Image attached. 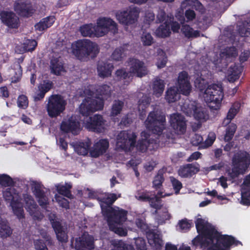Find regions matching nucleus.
<instances>
[{"label": "nucleus", "instance_id": "f257e3e1", "mask_svg": "<svg viewBox=\"0 0 250 250\" xmlns=\"http://www.w3.org/2000/svg\"><path fill=\"white\" fill-rule=\"evenodd\" d=\"M94 89L93 85H89L81 93L82 97H85L81 104L80 112L84 116L83 125L87 129L97 132L103 131L105 127V122L102 116L96 114L92 117H88L90 114L103 109L104 100L107 99L110 94V88L107 85L100 86L94 94L92 90Z\"/></svg>", "mask_w": 250, "mask_h": 250}, {"label": "nucleus", "instance_id": "f03ea898", "mask_svg": "<svg viewBox=\"0 0 250 250\" xmlns=\"http://www.w3.org/2000/svg\"><path fill=\"white\" fill-rule=\"evenodd\" d=\"M88 194L90 198H96L100 202L102 212L106 218L110 229L120 236L126 235L127 229L123 224L126 221L127 211L117 207H111L120 194L98 193L93 191H89Z\"/></svg>", "mask_w": 250, "mask_h": 250}, {"label": "nucleus", "instance_id": "7ed1b4c3", "mask_svg": "<svg viewBox=\"0 0 250 250\" xmlns=\"http://www.w3.org/2000/svg\"><path fill=\"white\" fill-rule=\"evenodd\" d=\"M195 225L199 235L192 240L194 246L208 248L207 250H229L230 246L240 243L230 236L220 235L205 220L198 218Z\"/></svg>", "mask_w": 250, "mask_h": 250}, {"label": "nucleus", "instance_id": "20e7f679", "mask_svg": "<svg viewBox=\"0 0 250 250\" xmlns=\"http://www.w3.org/2000/svg\"><path fill=\"white\" fill-rule=\"evenodd\" d=\"M5 200L10 203L14 214L19 219L24 216L23 207L34 219H41L42 215L31 195L27 193H20L14 187L6 188L3 191Z\"/></svg>", "mask_w": 250, "mask_h": 250}, {"label": "nucleus", "instance_id": "39448f33", "mask_svg": "<svg viewBox=\"0 0 250 250\" xmlns=\"http://www.w3.org/2000/svg\"><path fill=\"white\" fill-rule=\"evenodd\" d=\"M146 131L141 133V139L138 141L136 146V149L142 152H145L147 149H154L157 147V141L152 140L150 141L148 137L150 135L147 131H151L152 139L155 135L160 136L163 130L165 128L166 118L165 115L160 112H151L145 122Z\"/></svg>", "mask_w": 250, "mask_h": 250}, {"label": "nucleus", "instance_id": "423d86ee", "mask_svg": "<svg viewBox=\"0 0 250 250\" xmlns=\"http://www.w3.org/2000/svg\"><path fill=\"white\" fill-rule=\"evenodd\" d=\"M206 74L205 70L201 72V76L196 78L195 86L199 90V96L212 110L220 109L224 93L222 85L219 84L208 85L207 81L202 76Z\"/></svg>", "mask_w": 250, "mask_h": 250}, {"label": "nucleus", "instance_id": "0eeeda50", "mask_svg": "<svg viewBox=\"0 0 250 250\" xmlns=\"http://www.w3.org/2000/svg\"><path fill=\"white\" fill-rule=\"evenodd\" d=\"M70 52L79 60L85 61L98 54V45L88 39L79 40L71 44Z\"/></svg>", "mask_w": 250, "mask_h": 250}, {"label": "nucleus", "instance_id": "6e6552de", "mask_svg": "<svg viewBox=\"0 0 250 250\" xmlns=\"http://www.w3.org/2000/svg\"><path fill=\"white\" fill-rule=\"evenodd\" d=\"M232 168L226 169V173L231 178L244 174L250 164V156L246 152L239 151L232 160Z\"/></svg>", "mask_w": 250, "mask_h": 250}, {"label": "nucleus", "instance_id": "1a4fd4ad", "mask_svg": "<svg viewBox=\"0 0 250 250\" xmlns=\"http://www.w3.org/2000/svg\"><path fill=\"white\" fill-rule=\"evenodd\" d=\"M129 73H127L124 69H119L116 72V79L120 81L126 80V82L128 83L130 80V77L136 76L142 77L147 74V71L143 62L135 59L130 61Z\"/></svg>", "mask_w": 250, "mask_h": 250}, {"label": "nucleus", "instance_id": "9d476101", "mask_svg": "<svg viewBox=\"0 0 250 250\" xmlns=\"http://www.w3.org/2000/svg\"><path fill=\"white\" fill-rule=\"evenodd\" d=\"M140 13V8L134 6H130L114 11V15L120 23L129 25L134 24L137 21Z\"/></svg>", "mask_w": 250, "mask_h": 250}, {"label": "nucleus", "instance_id": "9b49d317", "mask_svg": "<svg viewBox=\"0 0 250 250\" xmlns=\"http://www.w3.org/2000/svg\"><path fill=\"white\" fill-rule=\"evenodd\" d=\"M117 31L118 24L111 18L102 17L97 20L95 26V37H103L109 32L115 34Z\"/></svg>", "mask_w": 250, "mask_h": 250}, {"label": "nucleus", "instance_id": "f8f14e48", "mask_svg": "<svg viewBox=\"0 0 250 250\" xmlns=\"http://www.w3.org/2000/svg\"><path fill=\"white\" fill-rule=\"evenodd\" d=\"M181 110L188 116H193L200 122L205 121L208 118L206 110L195 101H186L181 106Z\"/></svg>", "mask_w": 250, "mask_h": 250}, {"label": "nucleus", "instance_id": "ddd939ff", "mask_svg": "<svg viewBox=\"0 0 250 250\" xmlns=\"http://www.w3.org/2000/svg\"><path fill=\"white\" fill-rule=\"evenodd\" d=\"M136 138V134L131 131H121L117 137V148L125 152L133 150L135 147Z\"/></svg>", "mask_w": 250, "mask_h": 250}, {"label": "nucleus", "instance_id": "4468645a", "mask_svg": "<svg viewBox=\"0 0 250 250\" xmlns=\"http://www.w3.org/2000/svg\"><path fill=\"white\" fill-rule=\"evenodd\" d=\"M66 102L59 95H53L49 99L47 104V111L51 117H56L62 113L65 109Z\"/></svg>", "mask_w": 250, "mask_h": 250}, {"label": "nucleus", "instance_id": "2eb2a0df", "mask_svg": "<svg viewBox=\"0 0 250 250\" xmlns=\"http://www.w3.org/2000/svg\"><path fill=\"white\" fill-rule=\"evenodd\" d=\"M171 194V193L163 194V192L162 191H159L158 192L156 195L151 197L149 192L138 191L136 193L135 197L137 200L140 201H148L150 205L152 208L158 209L161 206V200L160 199V198L168 196Z\"/></svg>", "mask_w": 250, "mask_h": 250}, {"label": "nucleus", "instance_id": "dca6fc26", "mask_svg": "<svg viewBox=\"0 0 250 250\" xmlns=\"http://www.w3.org/2000/svg\"><path fill=\"white\" fill-rule=\"evenodd\" d=\"M61 129L65 133L78 134L81 129L79 117L74 115L64 119L61 125Z\"/></svg>", "mask_w": 250, "mask_h": 250}, {"label": "nucleus", "instance_id": "f3484780", "mask_svg": "<svg viewBox=\"0 0 250 250\" xmlns=\"http://www.w3.org/2000/svg\"><path fill=\"white\" fill-rule=\"evenodd\" d=\"M237 55L236 49L234 47H227L222 50L220 54V58L217 60H212L211 61L219 67L227 65L228 62L231 61Z\"/></svg>", "mask_w": 250, "mask_h": 250}, {"label": "nucleus", "instance_id": "a211bd4d", "mask_svg": "<svg viewBox=\"0 0 250 250\" xmlns=\"http://www.w3.org/2000/svg\"><path fill=\"white\" fill-rule=\"evenodd\" d=\"M169 122L175 133L183 134L186 129L185 118L179 113H174L170 116Z\"/></svg>", "mask_w": 250, "mask_h": 250}, {"label": "nucleus", "instance_id": "6ab92c4d", "mask_svg": "<svg viewBox=\"0 0 250 250\" xmlns=\"http://www.w3.org/2000/svg\"><path fill=\"white\" fill-rule=\"evenodd\" d=\"M29 186L31 187V190L38 200L41 206L43 207L48 203V198L42 190V186L40 182L30 181L29 182Z\"/></svg>", "mask_w": 250, "mask_h": 250}, {"label": "nucleus", "instance_id": "aec40b11", "mask_svg": "<svg viewBox=\"0 0 250 250\" xmlns=\"http://www.w3.org/2000/svg\"><path fill=\"white\" fill-rule=\"evenodd\" d=\"M189 77L186 71H182L179 74L177 79V85L180 92L185 95H188L191 90Z\"/></svg>", "mask_w": 250, "mask_h": 250}, {"label": "nucleus", "instance_id": "412c9836", "mask_svg": "<svg viewBox=\"0 0 250 250\" xmlns=\"http://www.w3.org/2000/svg\"><path fill=\"white\" fill-rule=\"evenodd\" d=\"M14 10L22 16H31L35 11V7L29 1L18 0L14 4Z\"/></svg>", "mask_w": 250, "mask_h": 250}, {"label": "nucleus", "instance_id": "4be33fe9", "mask_svg": "<svg viewBox=\"0 0 250 250\" xmlns=\"http://www.w3.org/2000/svg\"><path fill=\"white\" fill-rule=\"evenodd\" d=\"M0 19L3 23L9 28H16L19 26V18L11 11H0Z\"/></svg>", "mask_w": 250, "mask_h": 250}, {"label": "nucleus", "instance_id": "5701e85b", "mask_svg": "<svg viewBox=\"0 0 250 250\" xmlns=\"http://www.w3.org/2000/svg\"><path fill=\"white\" fill-rule=\"evenodd\" d=\"M93 241V237L84 232L76 240L75 248L77 250H91L94 248Z\"/></svg>", "mask_w": 250, "mask_h": 250}, {"label": "nucleus", "instance_id": "b1692460", "mask_svg": "<svg viewBox=\"0 0 250 250\" xmlns=\"http://www.w3.org/2000/svg\"><path fill=\"white\" fill-rule=\"evenodd\" d=\"M108 147L109 142L106 139L100 140L89 149L90 155L92 157H98L104 153Z\"/></svg>", "mask_w": 250, "mask_h": 250}, {"label": "nucleus", "instance_id": "393cba45", "mask_svg": "<svg viewBox=\"0 0 250 250\" xmlns=\"http://www.w3.org/2000/svg\"><path fill=\"white\" fill-rule=\"evenodd\" d=\"M178 20L182 24L181 28V33L187 38L193 39L198 37L200 36L199 31L195 30L189 25L185 23V19L182 17L181 18H177Z\"/></svg>", "mask_w": 250, "mask_h": 250}, {"label": "nucleus", "instance_id": "a878e982", "mask_svg": "<svg viewBox=\"0 0 250 250\" xmlns=\"http://www.w3.org/2000/svg\"><path fill=\"white\" fill-rule=\"evenodd\" d=\"M241 203L244 205H250V174L248 176L241 188Z\"/></svg>", "mask_w": 250, "mask_h": 250}, {"label": "nucleus", "instance_id": "bb28decb", "mask_svg": "<svg viewBox=\"0 0 250 250\" xmlns=\"http://www.w3.org/2000/svg\"><path fill=\"white\" fill-rule=\"evenodd\" d=\"M6 75L9 77L12 83H17L21 78L22 70L19 62L15 63L9 68L6 72Z\"/></svg>", "mask_w": 250, "mask_h": 250}, {"label": "nucleus", "instance_id": "cd10ccee", "mask_svg": "<svg viewBox=\"0 0 250 250\" xmlns=\"http://www.w3.org/2000/svg\"><path fill=\"white\" fill-rule=\"evenodd\" d=\"M50 220L58 240L62 242H66L67 240V235L64 229L61 226L60 222L55 219H50Z\"/></svg>", "mask_w": 250, "mask_h": 250}, {"label": "nucleus", "instance_id": "c85d7f7f", "mask_svg": "<svg viewBox=\"0 0 250 250\" xmlns=\"http://www.w3.org/2000/svg\"><path fill=\"white\" fill-rule=\"evenodd\" d=\"M148 242L156 250H159L163 244L161 236L159 233L154 232H149L146 234Z\"/></svg>", "mask_w": 250, "mask_h": 250}, {"label": "nucleus", "instance_id": "c756f323", "mask_svg": "<svg viewBox=\"0 0 250 250\" xmlns=\"http://www.w3.org/2000/svg\"><path fill=\"white\" fill-rule=\"evenodd\" d=\"M55 20V17L53 16L43 18L35 25V30L37 31L42 32L50 27L53 24Z\"/></svg>", "mask_w": 250, "mask_h": 250}, {"label": "nucleus", "instance_id": "7c9ffc66", "mask_svg": "<svg viewBox=\"0 0 250 250\" xmlns=\"http://www.w3.org/2000/svg\"><path fill=\"white\" fill-rule=\"evenodd\" d=\"M71 145L78 154L85 156L88 153L90 142L89 140H87L84 142L73 143Z\"/></svg>", "mask_w": 250, "mask_h": 250}, {"label": "nucleus", "instance_id": "2f4dec72", "mask_svg": "<svg viewBox=\"0 0 250 250\" xmlns=\"http://www.w3.org/2000/svg\"><path fill=\"white\" fill-rule=\"evenodd\" d=\"M113 68V64L109 62H100L97 67L98 75L102 78L110 76Z\"/></svg>", "mask_w": 250, "mask_h": 250}, {"label": "nucleus", "instance_id": "473e14b6", "mask_svg": "<svg viewBox=\"0 0 250 250\" xmlns=\"http://www.w3.org/2000/svg\"><path fill=\"white\" fill-rule=\"evenodd\" d=\"M50 69L51 72L56 75H62L65 72L63 63L60 58H54L51 59Z\"/></svg>", "mask_w": 250, "mask_h": 250}, {"label": "nucleus", "instance_id": "72a5a7b5", "mask_svg": "<svg viewBox=\"0 0 250 250\" xmlns=\"http://www.w3.org/2000/svg\"><path fill=\"white\" fill-rule=\"evenodd\" d=\"M242 71V67L239 65H234L230 66L227 72V78L229 82H233L240 77Z\"/></svg>", "mask_w": 250, "mask_h": 250}, {"label": "nucleus", "instance_id": "f704fd0d", "mask_svg": "<svg viewBox=\"0 0 250 250\" xmlns=\"http://www.w3.org/2000/svg\"><path fill=\"white\" fill-rule=\"evenodd\" d=\"M198 171L199 169L198 167L192 164H188L181 167L178 170V174L181 177H187L191 176Z\"/></svg>", "mask_w": 250, "mask_h": 250}, {"label": "nucleus", "instance_id": "c9c22d12", "mask_svg": "<svg viewBox=\"0 0 250 250\" xmlns=\"http://www.w3.org/2000/svg\"><path fill=\"white\" fill-rule=\"evenodd\" d=\"M165 83L164 81L159 79H156L152 84L153 94L157 97H160L165 89Z\"/></svg>", "mask_w": 250, "mask_h": 250}, {"label": "nucleus", "instance_id": "e433bc0d", "mask_svg": "<svg viewBox=\"0 0 250 250\" xmlns=\"http://www.w3.org/2000/svg\"><path fill=\"white\" fill-rule=\"evenodd\" d=\"M181 7L185 9L188 7L194 8L201 13L204 12V7L198 0H184L181 3Z\"/></svg>", "mask_w": 250, "mask_h": 250}, {"label": "nucleus", "instance_id": "4c0bfd02", "mask_svg": "<svg viewBox=\"0 0 250 250\" xmlns=\"http://www.w3.org/2000/svg\"><path fill=\"white\" fill-rule=\"evenodd\" d=\"M180 93L177 87L173 86L167 89L165 98L168 103L175 102L180 98Z\"/></svg>", "mask_w": 250, "mask_h": 250}, {"label": "nucleus", "instance_id": "58836bf2", "mask_svg": "<svg viewBox=\"0 0 250 250\" xmlns=\"http://www.w3.org/2000/svg\"><path fill=\"white\" fill-rule=\"evenodd\" d=\"M170 23H163L157 28L155 32L156 36L160 38H166L170 36L171 30Z\"/></svg>", "mask_w": 250, "mask_h": 250}, {"label": "nucleus", "instance_id": "ea45409f", "mask_svg": "<svg viewBox=\"0 0 250 250\" xmlns=\"http://www.w3.org/2000/svg\"><path fill=\"white\" fill-rule=\"evenodd\" d=\"M129 48H130L129 45L126 44L120 48H116L111 55V59L116 61H121Z\"/></svg>", "mask_w": 250, "mask_h": 250}, {"label": "nucleus", "instance_id": "a19ab883", "mask_svg": "<svg viewBox=\"0 0 250 250\" xmlns=\"http://www.w3.org/2000/svg\"><path fill=\"white\" fill-rule=\"evenodd\" d=\"M173 19V15L170 13H166L165 11L160 9L156 15V21L157 22L170 23Z\"/></svg>", "mask_w": 250, "mask_h": 250}, {"label": "nucleus", "instance_id": "79ce46f5", "mask_svg": "<svg viewBox=\"0 0 250 250\" xmlns=\"http://www.w3.org/2000/svg\"><path fill=\"white\" fill-rule=\"evenodd\" d=\"M52 87V83L49 81L43 82V83H41L39 86L40 93L35 97V100H40L43 98L45 93L48 91Z\"/></svg>", "mask_w": 250, "mask_h": 250}, {"label": "nucleus", "instance_id": "37998d69", "mask_svg": "<svg viewBox=\"0 0 250 250\" xmlns=\"http://www.w3.org/2000/svg\"><path fill=\"white\" fill-rule=\"evenodd\" d=\"M58 192L67 198H70L72 195L69 189L71 188V185L70 183H65L64 185L59 184L55 186Z\"/></svg>", "mask_w": 250, "mask_h": 250}, {"label": "nucleus", "instance_id": "c03bdc74", "mask_svg": "<svg viewBox=\"0 0 250 250\" xmlns=\"http://www.w3.org/2000/svg\"><path fill=\"white\" fill-rule=\"evenodd\" d=\"M239 107L240 105L238 103L232 106L228 112L227 118L224 119L223 122V125H227L234 118L239 111Z\"/></svg>", "mask_w": 250, "mask_h": 250}, {"label": "nucleus", "instance_id": "a18cd8bd", "mask_svg": "<svg viewBox=\"0 0 250 250\" xmlns=\"http://www.w3.org/2000/svg\"><path fill=\"white\" fill-rule=\"evenodd\" d=\"M80 32L84 37H93L95 36V26L92 24L83 25L80 28Z\"/></svg>", "mask_w": 250, "mask_h": 250}, {"label": "nucleus", "instance_id": "49530a36", "mask_svg": "<svg viewBox=\"0 0 250 250\" xmlns=\"http://www.w3.org/2000/svg\"><path fill=\"white\" fill-rule=\"evenodd\" d=\"M150 103V99L146 95L143 96L142 98L139 101L138 109L140 112L141 118L145 115V110L148 106Z\"/></svg>", "mask_w": 250, "mask_h": 250}, {"label": "nucleus", "instance_id": "de8ad7c7", "mask_svg": "<svg viewBox=\"0 0 250 250\" xmlns=\"http://www.w3.org/2000/svg\"><path fill=\"white\" fill-rule=\"evenodd\" d=\"M12 233V230L5 220H2L0 217V235L1 237L5 238L9 236Z\"/></svg>", "mask_w": 250, "mask_h": 250}, {"label": "nucleus", "instance_id": "09e8293b", "mask_svg": "<svg viewBox=\"0 0 250 250\" xmlns=\"http://www.w3.org/2000/svg\"><path fill=\"white\" fill-rule=\"evenodd\" d=\"M22 45L23 48L19 50L20 53L25 51H33L37 45V42L34 40H26Z\"/></svg>", "mask_w": 250, "mask_h": 250}, {"label": "nucleus", "instance_id": "8fccbe9b", "mask_svg": "<svg viewBox=\"0 0 250 250\" xmlns=\"http://www.w3.org/2000/svg\"><path fill=\"white\" fill-rule=\"evenodd\" d=\"M111 242L114 247V249L111 250H134L131 245H127L122 241L112 240Z\"/></svg>", "mask_w": 250, "mask_h": 250}, {"label": "nucleus", "instance_id": "3c124183", "mask_svg": "<svg viewBox=\"0 0 250 250\" xmlns=\"http://www.w3.org/2000/svg\"><path fill=\"white\" fill-rule=\"evenodd\" d=\"M158 58L156 65L158 68H163L165 66L167 59L165 53L161 49L157 50Z\"/></svg>", "mask_w": 250, "mask_h": 250}, {"label": "nucleus", "instance_id": "603ef678", "mask_svg": "<svg viewBox=\"0 0 250 250\" xmlns=\"http://www.w3.org/2000/svg\"><path fill=\"white\" fill-rule=\"evenodd\" d=\"M162 205L159 208L156 209L155 213L160 215L161 219H159V223H163L165 220H168L170 218V215L168 212L167 209L166 208H161Z\"/></svg>", "mask_w": 250, "mask_h": 250}, {"label": "nucleus", "instance_id": "864d4df0", "mask_svg": "<svg viewBox=\"0 0 250 250\" xmlns=\"http://www.w3.org/2000/svg\"><path fill=\"white\" fill-rule=\"evenodd\" d=\"M125 225L128 229L135 230V227L136 226L140 229H144L146 226L144 221L140 219H137L136 220L135 224H133L130 221H127L125 223Z\"/></svg>", "mask_w": 250, "mask_h": 250}, {"label": "nucleus", "instance_id": "5fc2aeb1", "mask_svg": "<svg viewBox=\"0 0 250 250\" xmlns=\"http://www.w3.org/2000/svg\"><path fill=\"white\" fill-rule=\"evenodd\" d=\"M123 105L124 103L123 102L120 101H114L111 111V116L114 117L119 114L122 109Z\"/></svg>", "mask_w": 250, "mask_h": 250}, {"label": "nucleus", "instance_id": "6e6d98bb", "mask_svg": "<svg viewBox=\"0 0 250 250\" xmlns=\"http://www.w3.org/2000/svg\"><path fill=\"white\" fill-rule=\"evenodd\" d=\"M216 139V135L214 132H210L209 133L208 138L205 140V141L200 146V147L202 148H206L210 146H211Z\"/></svg>", "mask_w": 250, "mask_h": 250}, {"label": "nucleus", "instance_id": "4d7b16f0", "mask_svg": "<svg viewBox=\"0 0 250 250\" xmlns=\"http://www.w3.org/2000/svg\"><path fill=\"white\" fill-rule=\"evenodd\" d=\"M236 128L237 127L236 125L234 124H231L229 126L227 129L226 133L224 136V140L225 141H229L232 138Z\"/></svg>", "mask_w": 250, "mask_h": 250}, {"label": "nucleus", "instance_id": "13d9d810", "mask_svg": "<svg viewBox=\"0 0 250 250\" xmlns=\"http://www.w3.org/2000/svg\"><path fill=\"white\" fill-rule=\"evenodd\" d=\"M141 42L144 45L149 46L153 42V39L149 33L143 32L141 36Z\"/></svg>", "mask_w": 250, "mask_h": 250}, {"label": "nucleus", "instance_id": "bf43d9fd", "mask_svg": "<svg viewBox=\"0 0 250 250\" xmlns=\"http://www.w3.org/2000/svg\"><path fill=\"white\" fill-rule=\"evenodd\" d=\"M18 106L22 109H25L28 105V100L27 97L24 95H20L17 100Z\"/></svg>", "mask_w": 250, "mask_h": 250}, {"label": "nucleus", "instance_id": "052dcab7", "mask_svg": "<svg viewBox=\"0 0 250 250\" xmlns=\"http://www.w3.org/2000/svg\"><path fill=\"white\" fill-rule=\"evenodd\" d=\"M185 16L186 19L185 21L187 22L193 21L196 20V15L195 12L194 11L191 9H188L185 11Z\"/></svg>", "mask_w": 250, "mask_h": 250}, {"label": "nucleus", "instance_id": "680f3d73", "mask_svg": "<svg viewBox=\"0 0 250 250\" xmlns=\"http://www.w3.org/2000/svg\"><path fill=\"white\" fill-rule=\"evenodd\" d=\"M13 183L12 179L6 174H0V184L3 186H9Z\"/></svg>", "mask_w": 250, "mask_h": 250}, {"label": "nucleus", "instance_id": "e2e57ef3", "mask_svg": "<svg viewBox=\"0 0 250 250\" xmlns=\"http://www.w3.org/2000/svg\"><path fill=\"white\" fill-rule=\"evenodd\" d=\"M55 198L57 202L62 208H67L69 207L68 201L61 196L56 194Z\"/></svg>", "mask_w": 250, "mask_h": 250}, {"label": "nucleus", "instance_id": "0e129e2a", "mask_svg": "<svg viewBox=\"0 0 250 250\" xmlns=\"http://www.w3.org/2000/svg\"><path fill=\"white\" fill-rule=\"evenodd\" d=\"M191 223L187 219H184L179 221L178 227L183 231L188 230L191 227Z\"/></svg>", "mask_w": 250, "mask_h": 250}, {"label": "nucleus", "instance_id": "69168bd1", "mask_svg": "<svg viewBox=\"0 0 250 250\" xmlns=\"http://www.w3.org/2000/svg\"><path fill=\"white\" fill-rule=\"evenodd\" d=\"M170 180L175 193L177 194L182 187V183L173 177H170Z\"/></svg>", "mask_w": 250, "mask_h": 250}, {"label": "nucleus", "instance_id": "338daca9", "mask_svg": "<svg viewBox=\"0 0 250 250\" xmlns=\"http://www.w3.org/2000/svg\"><path fill=\"white\" fill-rule=\"evenodd\" d=\"M164 181V178L162 174H158L154 178L153 182V187L156 188H159Z\"/></svg>", "mask_w": 250, "mask_h": 250}, {"label": "nucleus", "instance_id": "774afa93", "mask_svg": "<svg viewBox=\"0 0 250 250\" xmlns=\"http://www.w3.org/2000/svg\"><path fill=\"white\" fill-rule=\"evenodd\" d=\"M135 244L137 250H146L145 241L142 238L135 239Z\"/></svg>", "mask_w": 250, "mask_h": 250}]
</instances>
